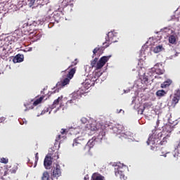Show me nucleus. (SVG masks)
Returning <instances> with one entry per match:
<instances>
[{
    "mask_svg": "<svg viewBox=\"0 0 180 180\" xmlns=\"http://www.w3.org/2000/svg\"><path fill=\"white\" fill-rule=\"evenodd\" d=\"M94 84L95 83L92 82L91 79H86L85 82L83 83L84 88H86V89L91 88V86H92V85Z\"/></svg>",
    "mask_w": 180,
    "mask_h": 180,
    "instance_id": "15",
    "label": "nucleus"
},
{
    "mask_svg": "<svg viewBox=\"0 0 180 180\" xmlns=\"http://www.w3.org/2000/svg\"><path fill=\"white\" fill-rule=\"evenodd\" d=\"M50 179V174H49V172H44L42 174L41 180H49Z\"/></svg>",
    "mask_w": 180,
    "mask_h": 180,
    "instance_id": "22",
    "label": "nucleus"
},
{
    "mask_svg": "<svg viewBox=\"0 0 180 180\" xmlns=\"http://www.w3.org/2000/svg\"><path fill=\"white\" fill-rule=\"evenodd\" d=\"M77 72V67L72 68L71 70L66 69L61 72L63 74V80L57 83V86L64 87L65 85H68L70 84V81L74 78V75Z\"/></svg>",
    "mask_w": 180,
    "mask_h": 180,
    "instance_id": "2",
    "label": "nucleus"
},
{
    "mask_svg": "<svg viewBox=\"0 0 180 180\" xmlns=\"http://www.w3.org/2000/svg\"><path fill=\"white\" fill-rule=\"evenodd\" d=\"M24 106H25V108H27V106H29V104H24Z\"/></svg>",
    "mask_w": 180,
    "mask_h": 180,
    "instance_id": "40",
    "label": "nucleus"
},
{
    "mask_svg": "<svg viewBox=\"0 0 180 180\" xmlns=\"http://www.w3.org/2000/svg\"><path fill=\"white\" fill-rule=\"evenodd\" d=\"M152 131V135L148 138V140L147 141L148 146H150V144H154V141H151L153 139H154V140H161V138H162V136H164L162 132H158V130L155 129Z\"/></svg>",
    "mask_w": 180,
    "mask_h": 180,
    "instance_id": "5",
    "label": "nucleus"
},
{
    "mask_svg": "<svg viewBox=\"0 0 180 180\" xmlns=\"http://www.w3.org/2000/svg\"><path fill=\"white\" fill-rule=\"evenodd\" d=\"M144 110H145L144 107H143L142 108H139L138 110V113L139 115H143V113L144 112Z\"/></svg>",
    "mask_w": 180,
    "mask_h": 180,
    "instance_id": "35",
    "label": "nucleus"
},
{
    "mask_svg": "<svg viewBox=\"0 0 180 180\" xmlns=\"http://www.w3.org/2000/svg\"><path fill=\"white\" fill-rule=\"evenodd\" d=\"M151 106H153V103H145L143 104V108H145V109H150V108H151Z\"/></svg>",
    "mask_w": 180,
    "mask_h": 180,
    "instance_id": "28",
    "label": "nucleus"
},
{
    "mask_svg": "<svg viewBox=\"0 0 180 180\" xmlns=\"http://www.w3.org/2000/svg\"><path fill=\"white\" fill-rule=\"evenodd\" d=\"M172 84V81L167 80L161 84V88H168Z\"/></svg>",
    "mask_w": 180,
    "mask_h": 180,
    "instance_id": "21",
    "label": "nucleus"
},
{
    "mask_svg": "<svg viewBox=\"0 0 180 180\" xmlns=\"http://www.w3.org/2000/svg\"><path fill=\"white\" fill-rule=\"evenodd\" d=\"M167 143V138L165 136L163 137L162 140L160 142V146H164Z\"/></svg>",
    "mask_w": 180,
    "mask_h": 180,
    "instance_id": "32",
    "label": "nucleus"
},
{
    "mask_svg": "<svg viewBox=\"0 0 180 180\" xmlns=\"http://www.w3.org/2000/svg\"><path fill=\"white\" fill-rule=\"evenodd\" d=\"M5 120H6V119H5V117H0V123H3V122H4Z\"/></svg>",
    "mask_w": 180,
    "mask_h": 180,
    "instance_id": "38",
    "label": "nucleus"
},
{
    "mask_svg": "<svg viewBox=\"0 0 180 180\" xmlns=\"http://www.w3.org/2000/svg\"><path fill=\"white\" fill-rule=\"evenodd\" d=\"M46 112H49V108H46V110L44 111V113H46Z\"/></svg>",
    "mask_w": 180,
    "mask_h": 180,
    "instance_id": "41",
    "label": "nucleus"
},
{
    "mask_svg": "<svg viewBox=\"0 0 180 180\" xmlns=\"http://www.w3.org/2000/svg\"><path fill=\"white\" fill-rule=\"evenodd\" d=\"M36 0H31V2H35Z\"/></svg>",
    "mask_w": 180,
    "mask_h": 180,
    "instance_id": "42",
    "label": "nucleus"
},
{
    "mask_svg": "<svg viewBox=\"0 0 180 180\" xmlns=\"http://www.w3.org/2000/svg\"><path fill=\"white\" fill-rule=\"evenodd\" d=\"M115 174L117 178H120V179L124 180L125 176H124V174L123 173V171H122V168L119 167H115Z\"/></svg>",
    "mask_w": 180,
    "mask_h": 180,
    "instance_id": "11",
    "label": "nucleus"
},
{
    "mask_svg": "<svg viewBox=\"0 0 180 180\" xmlns=\"http://www.w3.org/2000/svg\"><path fill=\"white\" fill-rule=\"evenodd\" d=\"M52 160H58L60 156L58 155V152H56L55 153L52 154V157H51Z\"/></svg>",
    "mask_w": 180,
    "mask_h": 180,
    "instance_id": "27",
    "label": "nucleus"
},
{
    "mask_svg": "<svg viewBox=\"0 0 180 180\" xmlns=\"http://www.w3.org/2000/svg\"><path fill=\"white\" fill-rule=\"evenodd\" d=\"M86 128L89 129V130H91V131H96L99 130V128L96 126V122L86 124Z\"/></svg>",
    "mask_w": 180,
    "mask_h": 180,
    "instance_id": "13",
    "label": "nucleus"
},
{
    "mask_svg": "<svg viewBox=\"0 0 180 180\" xmlns=\"http://www.w3.org/2000/svg\"><path fill=\"white\" fill-rule=\"evenodd\" d=\"M96 63H98V58H95L94 60L91 61V66L92 68L95 67L97 64Z\"/></svg>",
    "mask_w": 180,
    "mask_h": 180,
    "instance_id": "29",
    "label": "nucleus"
},
{
    "mask_svg": "<svg viewBox=\"0 0 180 180\" xmlns=\"http://www.w3.org/2000/svg\"><path fill=\"white\" fill-rule=\"evenodd\" d=\"M0 162L1 164H8V162H9V160L5 158H2L1 160H0Z\"/></svg>",
    "mask_w": 180,
    "mask_h": 180,
    "instance_id": "31",
    "label": "nucleus"
},
{
    "mask_svg": "<svg viewBox=\"0 0 180 180\" xmlns=\"http://www.w3.org/2000/svg\"><path fill=\"white\" fill-rule=\"evenodd\" d=\"M167 95V91L165 90H158L156 92V96H158L159 98H162V96H165Z\"/></svg>",
    "mask_w": 180,
    "mask_h": 180,
    "instance_id": "20",
    "label": "nucleus"
},
{
    "mask_svg": "<svg viewBox=\"0 0 180 180\" xmlns=\"http://www.w3.org/2000/svg\"><path fill=\"white\" fill-rule=\"evenodd\" d=\"M43 99H44V96H42L39 98H37L36 101H34L33 103V105H32L31 107H29V108L25 109V111L26 112V110H29L30 109H33L34 106H37V105L41 103Z\"/></svg>",
    "mask_w": 180,
    "mask_h": 180,
    "instance_id": "12",
    "label": "nucleus"
},
{
    "mask_svg": "<svg viewBox=\"0 0 180 180\" xmlns=\"http://www.w3.org/2000/svg\"><path fill=\"white\" fill-rule=\"evenodd\" d=\"M175 41H176V37L174 35H171L169 37V42L171 43V44H174Z\"/></svg>",
    "mask_w": 180,
    "mask_h": 180,
    "instance_id": "24",
    "label": "nucleus"
},
{
    "mask_svg": "<svg viewBox=\"0 0 180 180\" xmlns=\"http://www.w3.org/2000/svg\"><path fill=\"white\" fill-rule=\"evenodd\" d=\"M121 111H122V110H120V111L118 112V113H120Z\"/></svg>",
    "mask_w": 180,
    "mask_h": 180,
    "instance_id": "44",
    "label": "nucleus"
},
{
    "mask_svg": "<svg viewBox=\"0 0 180 180\" xmlns=\"http://www.w3.org/2000/svg\"><path fill=\"white\" fill-rule=\"evenodd\" d=\"M110 46V43H106L105 45H103V46H98V47H96L93 51V58L95 56L96 53H99V54H103V51H105V49H108Z\"/></svg>",
    "mask_w": 180,
    "mask_h": 180,
    "instance_id": "9",
    "label": "nucleus"
},
{
    "mask_svg": "<svg viewBox=\"0 0 180 180\" xmlns=\"http://www.w3.org/2000/svg\"><path fill=\"white\" fill-rule=\"evenodd\" d=\"M32 25H26L25 27H23V29L25 32H27V33H32V30L30 29Z\"/></svg>",
    "mask_w": 180,
    "mask_h": 180,
    "instance_id": "26",
    "label": "nucleus"
},
{
    "mask_svg": "<svg viewBox=\"0 0 180 180\" xmlns=\"http://www.w3.org/2000/svg\"><path fill=\"white\" fill-rule=\"evenodd\" d=\"M82 95H84V94L81 92V90H78L76 93H74L72 94V98L66 102V106L70 108V106L77 105V99L82 98Z\"/></svg>",
    "mask_w": 180,
    "mask_h": 180,
    "instance_id": "4",
    "label": "nucleus"
},
{
    "mask_svg": "<svg viewBox=\"0 0 180 180\" xmlns=\"http://www.w3.org/2000/svg\"><path fill=\"white\" fill-rule=\"evenodd\" d=\"M16 171H18V167H14L11 169H10V172L11 174H15Z\"/></svg>",
    "mask_w": 180,
    "mask_h": 180,
    "instance_id": "33",
    "label": "nucleus"
},
{
    "mask_svg": "<svg viewBox=\"0 0 180 180\" xmlns=\"http://www.w3.org/2000/svg\"><path fill=\"white\" fill-rule=\"evenodd\" d=\"M96 141V137H93L91 139H90L87 142L88 147H89V148H92L94 147V146H95Z\"/></svg>",
    "mask_w": 180,
    "mask_h": 180,
    "instance_id": "19",
    "label": "nucleus"
},
{
    "mask_svg": "<svg viewBox=\"0 0 180 180\" xmlns=\"http://www.w3.org/2000/svg\"><path fill=\"white\" fill-rule=\"evenodd\" d=\"M179 100H180V98L174 95L172 98L171 106H172L173 108H175V106H176V104L179 102Z\"/></svg>",
    "mask_w": 180,
    "mask_h": 180,
    "instance_id": "17",
    "label": "nucleus"
},
{
    "mask_svg": "<svg viewBox=\"0 0 180 180\" xmlns=\"http://www.w3.org/2000/svg\"><path fill=\"white\" fill-rule=\"evenodd\" d=\"M77 64H78V59L77 58L75 59V60L73 62H72L71 65H70L68 68V70H72V67L77 65Z\"/></svg>",
    "mask_w": 180,
    "mask_h": 180,
    "instance_id": "25",
    "label": "nucleus"
},
{
    "mask_svg": "<svg viewBox=\"0 0 180 180\" xmlns=\"http://www.w3.org/2000/svg\"><path fill=\"white\" fill-rule=\"evenodd\" d=\"M38 161H39V153H37L35 154V162H34V168H36V166L37 165V162Z\"/></svg>",
    "mask_w": 180,
    "mask_h": 180,
    "instance_id": "30",
    "label": "nucleus"
},
{
    "mask_svg": "<svg viewBox=\"0 0 180 180\" xmlns=\"http://www.w3.org/2000/svg\"><path fill=\"white\" fill-rule=\"evenodd\" d=\"M26 24H24V26H25Z\"/></svg>",
    "mask_w": 180,
    "mask_h": 180,
    "instance_id": "45",
    "label": "nucleus"
},
{
    "mask_svg": "<svg viewBox=\"0 0 180 180\" xmlns=\"http://www.w3.org/2000/svg\"><path fill=\"white\" fill-rule=\"evenodd\" d=\"M59 140H61V135H58V137L56 139V141H59Z\"/></svg>",
    "mask_w": 180,
    "mask_h": 180,
    "instance_id": "37",
    "label": "nucleus"
},
{
    "mask_svg": "<svg viewBox=\"0 0 180 180\" xmlns=\"http://www.w3.org/2000/svg\"><path fill=\"white\" fill-rule=\"evenodd\" d=\"M110 58V56L101 57L98 62H97V64L96 65V69L101 70V68H103L105 64H106L108 61H109Z\"/></svg>",
    "mask_w": 180,
    "mask_h": 180,
    "instance_id": "8",
    "label": "nucleus"
},
{
    "mask_svg": "<svg viewBox=\"0 0 180 180\" xmlns=\"http://www.w3.org/2000/svg\"><path fill=\"white\" fill-rule=\"evenodd\" d=\"M174 96H177L178 98H180V88L176 90V93L174 94Z\"/></svg>",
    "mask_w": 180,
    "mask_h": 180,
    "instance_id": "34",
    "label": "nucleus"
},
{
    "mask_svg": "<svg viewBox=\"0 0 180 180\" xmlns=\"http://www.w3.org/2000/svg\"><path fill=\"white\" fill-rule=\"evenodd\" d=\"M81 122L83 124H86L88 122V120L86 117H82L81 119Z\"/></svg>",
    "mask_w": 180,
    "mask_h": 180,
    "instance_id": "36",
    "label": "nucleus"
},
{
    "mask_svg": "<svg viewBox=\"0 0 180 180\" xmlns=\"http://www.w3.org/2000/svg\"><path fill=\"white\" fill-rule=\"evenodd\" d=\"M51 171L53 178H58L61 176V166H60L58 163L53 165Z\"/></svg>",
    "mask_w": 180,
    "mask_h": 180,
    "instance_id": "6",
    "label": "nucleus"
},
{
    "mask_svg": "<svg viewBox=\"0 0 180 180\" xmlns=\"http://www.w3.org/2000/svg\"><path fill=\"white\" fill-rule=\"evenodd\" d=\"M51 165H53V160L51 156L46 155L44 160V166L46 169H51Z\"/></svg>",
    "mask_w": 180,
    "mask_h": 180,
    "instance_id": "10",
    "label": "nucleus"
},
{
    "mask_svg": "<svg viewBox=\"0 0 180 180\" xmlns=\"http://www.w3.org/2000/svg\"><path fill=\"white\" fill-rule=\"evenodd\" d=\"M53 94V92H50V91H49V92L48 93V94H47L48 98L50 97V96H51V94Z\"/></svg>",
    "mask_w": 180,
    "mask_h": 180,
    "instance_id": "39",
    "label": "nucleus"
},
{
    "mask_svg": "<svg viewBox=\"0 0 180 180\" xmlns=\"http://www.w3.org/2000/svg\"><path fill=\"white\" fill-rule=\"evenodd\" d=\"M152 72H155L158 75H162L164 74V69L162 68V63H156L153 68H151Z\"/></svg>",
    "mask_w": 180,
    "mask_h": 180,
    "instance_id": "7",
    "label": "nucleus"
},
{
    "mask_svg": "<svg viewBox=\"0 0 180 180\" xmlns=\"http://www.w3.org/2000/svg\"><path fill=\"white\" fill-rule=\"evenodd\" d=\"M162 45H158L154 48L153 51L156 53H160V51H162Z\"/></svg>",
    "mask_w": 180,
    "mask_h": 180,
    "instance_id": "23",
    "label": "nucleus"
},
{
    "mask_svg": "<svg viewBox=\"0 0 180 180\" xmlns=\"http://www.w3.org/2000/svg\"><path fill=\"white\" fill-rule=\"evenodd\" d=\"M103 134V135L105 136V132L103 131V132L101 133V134Z\"/></svg>",
    "mask_w": 180,
    "mask_h": 180,
    "instance_id": "43",
    "label": "nucleus"
},
{
    "mask_svg": "<svg viewBox=\"0 0 180 180\" xmlns=\"http://www.w3.org/2000/svg\"><path fill=\"white\" fill-rule=\"evenodd\" d=\"M68 131H70V134H73L74 136H77V134L81 133L82 136H77L74 139L72 147L76 150H81V148H83L84 146H85V134H86V132L82 129L71 128L70 129H62L60 134H67Z\"/></svg>",
    "mask_w": 180,
    "mask_h": 180,
    "instance_id": "1",
    "label": "nucleus"
},
{
    "mask_svg": "<svg viewBox=\"0 0 180 180\" xmlns=\"http://www.w3.org/2000/svg\"><path fill=\"white\" fill-rule=\"evenodd\" d=\"M119 40V37L117 36V32H110L107 34L105 37V41L103 43V46H105L106 43H116Z\"/></svg>",
    "mask_w": 180,
    "mask_h": 180,
    "instance_id": "3",
    "label": "nucleus"
},
{
    "mask_svg": "<svg viewBox=\"0 0 180 180\" xmlns=\"http://www.w3.org/2000/svg\"><path fill=\"white\" fill-rule=\"evenodd\" d=\"M24 56L22 54L16 55L13 59V63H22L23 61Z\"/></svg>",
    "mask_w": 180,
    "mask_h": 180,
    "instance_id": "16",
    "label": "nucleus"
},
{
    "mask_svg": "<svg viewBox=\"0 0 180 180\" xmlns=\"http://www.w3.org/2000/svg\"><path fill=\"white\" fill-rule=\"evenodd\" d=\"M91 180H105V176L99 173H94L91 176Z\"/></svg>",
    "mask_w": 180,
    "mask_h": 180,
    "instance_id": "14",
    "label": "nucleus"
},
{
    "mask_svg": "<svg viewBox=\"0 0 180 180\" xmlns=\"http://www.w3.org/2000/svg\"><path fill=\"white\" fill-rule=\"evenodd\" d=\"M63 101V96L58 97L56 100H55L51 105V108L54 109L57 108L58 105H59L60 101Z\"/></svg>",
    "mask_w": 180,
    "mask_h": 180,
    "instance_id": "18",
    "label": "nucleus"
}]
</instances>
